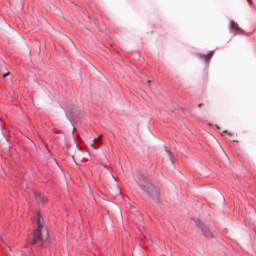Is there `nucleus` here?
Here are the masks:
<instances>
[{
    "label": "nucleus",
    "mask_w": 256,
    "mask_h": 256,
    "mask_svg": "<svg viewBox=\"0 0 256 256\" xmlns=\"http://www.w3.org/2000/svg\"><path fill=\"white\" fill-rule=\"evenodd\" d=\"M211 57H213V52L208 53V54L205 56V60H206V61H209V59H211Z\"/></svg>",
    "instance_id": "nucleus-8"
},
{
    "label": "nucleus",
    "mask_w": 256,
    "mask_h": 256,
    "mask_svg": "<svg viewBox=\"0 0 256 256\" xmlns=\"http://www.w3.org/2000/svg\"><path fill=\"white\" fill-rule=\"evenodd\" d=\"M138 185L149 195V197L155 201V203H159V191L157 188L153 186V184L149 181H138Z\"/></svg>",
    "instance_id": "nucleus-2"
},
{
    "label": "nucleus",
    "mask_w": 256,
    "mask_h": 256,
    "mask_svg": "<svg viewBox=\"0 0 256 256\" xmlns=\"http://www.w3.org/2000/svg\"><path fill=\"white\" fill-rule=\"evenodd\" d=\"M147 83H148V85L150 86V85H151V80H148Z\"/></svg>",
    "instance_id": "nucleus-14"
},
{
    "label": "nucleus",
    "mask_w": 256,
    "mask_h": 256,
    "mask_svg": "<svg viewBox=\"0 0 256 256\" xmlns=\"http://www.w3.org/2000/svg\"><path fill=\"white\" fill-rule=\"evenodd\" d=\"M249 5H253V0H247Z\"/></svg>",
    "instance_id": "nucleus-12"
},
{
    "label": "nucleus",
    "mask_w": 256,
    "mask_h": 256,
    "mask_svg": "<svg viewBox=\"0 0 256 256\" xmlns=\"http://www.w3.org/2000/svg\"><path fill=\"white\" fill-rule=\"evenodd\" d=\"M49 239V231L45 227V220L40 214L37 215V231L34 232V236L29 238L28 243L35 245L37 241H47Z\"/></svg>",
    "instance_id": "nucleus-1"
},
{
    "label": "nucleus",
    "mask_w": 256,
    "mask_h": 256,
    "mask_svg": "<svg viewBox=\"0 0 256 256\" xmlns=\"http://www.w3.org/2000/svg\"><path fill=\"white\" fill-rule=\"evenodd\" d=\"M229 29L239 30V26L234 21H231L229 24Z\"/></svg>",
    "instance_id": "nucleus-6"
},
{
    "label": "nucleus",
    "mask_w": 256,
    "mask_h": 256,
    "mask_svg": "<svg viewBox=\"0 0 256 256\" xmlns=\"http://www.w3.org/2000/svg\"><path fill=\"white\" fill-rule=\"evenodd\" d=\"M34 197L37 201V203H39L40 205H45V203H47V198L41 194V192H37V191H34Z\"/></svg>",
    "instance_id": "nucleus-4"
},
{
    "label": "nucleus",
    "mask_w": 256,
    "mask_h": 256,
    "mask_svg": "<svg viewBox=\"0 0 256 256\" xmlns=\"http://www.w3.org/2000/svg\"><path fill=\"white\" fill-rule=\"evenodd\" d=\"M224 133H226L229 137H231L233 134H231V132H228L227 130L224 131Z\"/></svg>",
    "instance_id": "nucleus-11"
},
{
    "label": "nucleus",
    "mask_w": 256,
    "mask_h": 256,
    "mask_svg": "<svg viewBox=\"0 0 256 256\" xmlns=\"http://www.w3.org/2000/svg\"><path fill=\"white\" fill-rule=\"evenodd\" d=\"M9 75H10V73L7 72V73H4V74L2 75V77L5 79V77H7V76H9Z\"/></svg>",
    "instance_id": "nucleus-10"
},
{
    "label": "nucleus",
    "mask_w": 256,
    "mask_h": 256,
    "mask_svg": "<svg viewBox=\"0 0 256 256\" xmlns=\"http://www.w3.org/2000/svg\"><path fill=\"white\" fill-rule=\"evenodd\" d=\"M198 228L200 229L201 233H203L204 237L211 239L213 237V233L210 232L209 228H207L203 223H198Z\"/></svg>",
    "instance_id": "nucleus-3"
},
{
    "label": "nucleus",
    "mask_w": 256,
    "mask_h": 256,
    "mask_svg": "<svg viewBox=\"0 0 256 256\" xmlns=\"http://www.w3.org/2000/svg\"><path fill=\"white\" fill-rule=\"evenodd\" d=\"M218 199H220L222 203H225V197H223V194H219Z\"/></svg>",
    "instance_id": "nucleus-9"
},
{
    "label": "nucleus",
    "mask_w": 256,
    "mask_h": 256,
    "mask_svg": "<svg viewBox=\"0 0 256 256\" xmlns=\"http://www.w3.org/2000/svg\"><path fill=\"white\" fill-rule=\"evenodd\" d=\"M198 107H199V109H201V107H203V104H198Z\"/></svg>",
    "instance_id": "nucleus-13"
},
{
    "label": "nucleus",
    "mask_w": 256,
    "mask_h": 256,
    "mask_svg": "<svg viewBox=\"0 0 256 256\" xmlns=\"http://www.w3.org/2000/svg\"><path fill=\"white\" fill-rule=\"evenodd\" d=\"M110 191L113 195H121V189H119V185H117V180H113L112 185L110 186Z\"/></svg>",
    "instance_id": "nucleus-5"
},
{
    "label": "nucleus",
    "mask_w": 256,
    "mask_h": 256,
    "mask_svg": "<svg viewBox=\"0 0 256 256\" xmlns=\"http://www.w3.org/2000/svg\"><path fill=\"white\" fill-rule=\"evenodd\" d=\"M166 153H167V155H171V152H169V151H166Z\"/></svg>",
    "instance_id": "nucleus-15"
},
{
    "label": "nucleus",
    "mask_w": 256,
    "mask_h": 256,
    "mask_svg": "<svg viewBox=\"0 0 256 256\" xmlns=\"http://www.w3.org/2000/svg\"><path fill=\"white\" fill-rule=\"evenodd\" d=\"M100 139H101V135L98 136V138H94V139L92 140L91 147H93V145L97 144V141H100Z\"/></svg>",
    "instance_id": "nucleus-7"
}]
</instances>
